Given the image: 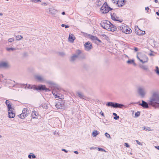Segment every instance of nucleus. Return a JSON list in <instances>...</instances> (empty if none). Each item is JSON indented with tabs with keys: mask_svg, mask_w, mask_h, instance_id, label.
<instances>
[{
	"mask_svg": "<svg viewBox=\"0 0 159 159\" xmlns=\"http://www.w3.org/2000/svg\"><path fill=\"white\" fill-rule=\"evenodd\" d=\"M106 105L108 107H111L115 108H122L123 107H125V105L123 104L112 102H108Z\"/></svg>",
	"mask_w": 159,
	"mask_h": 159,
	"instance_id": "obj_1",
	"label": "nucleus"
},
{
	"mask_svg": "<svg viewBox=\"0 0 159 159\" xmlns=\"http://www.w3.org/2000/svg\"><path fill=\"white\" fill-rule=\"evenodd\" d=\"M100 9L102 13L104 14L107 13L113 9L108 6L107 2L104 3Z\"/></svg>",
	"mask_w": 159,
	"mask_h": 159,
	"instance_id": "obj_2",
	"label": "nucleus"
},
{
	"mask_svg": "<svg viewBox=\"0 0 159 159\" xmlns=\"http://www.w3.org/2000/svg\"><path fill=\"white\" fill-rule=\"evenodd\" d=\"M111 23L108 20H104L101 21L100 25L103 28L109 30L110 27Z\"/></svg>",
	"mask_w": 159,
	"mask_h": 159,
	"instance_id": "obj_3",
	"label": "nucleus"
},
{
	"mask_svg": "<svg viewBox=\"0 0 159 159\" xmlns=\"http://www.w3.org/2000/svg\"><path fill=\"white\" fill-rule=\"evenodd\" d=\"M155 101L159 102V94L157 92H154L153 93L152 98L150 99V102L152 105Z\"/></svg>",
	"mask_w": 159,
	"mask_h": 159,
	"instance_id": "obj_4",
	"label": "nucleus"
},
{
	"mask_svg": "<svg viewBox=\"0 0 159 159\" xmlns=\"http://www.w3.org/2000/svg\"><path fill=\"white\" fill-rule=\"evenodd\" d=\"M65 102L64 100H60L55 105L56 107L59 109H63L64 108Z\"/></svg>",
	"mask_w": 159,
	"mask_h": 159,
	"instance_id": "obj_5",
	"label": "nucleus"
},
{
	"mask_svg": "<svg viewBox=\"0 0 159 159\" xmlns=\"http://www.w3.org/2000/svg\"><path fill=\"white\" fill-rule=\"evenodd\" d=\"M36 90H39V91H44L45 92H49L50 91V90L46 88L45 85L42 84L39 85L38 86H37V88L35 89Z\"/></svg>",
	"mask_w": 159,
	"mask_h": 159,
	"instance_id": "obj_6",
	"label": "nucleus"
},
{
	"mask_svg": "<svg viewBox=\"0 0 159 159\" xmlns=\"http://www.w3.org/2000/svg\"><path fill=\"white\" fill-rule=\"evenodd\" d=\"M138 93L141 98H144L146 93L144 88L142 87L138 88Z\"/></svg>",
	"mask_w": 159,
	"mask_h": 159,
	"instance_id": "obj_7",
	"label": "nucleus"
},
{
	"mask_svg": "<svg viewBox=\"0 0 159 159\" xmlns=\"http://www.w3.org/2000/svg\"><path fill=\"white\" fill-rule=\"evenodd\" d=\"M142 103H140L139 102H136V103L134 102H131V104H138L140 106H142L143 108H148L149 107L148 105V103L144 101V100H142Z\"/></svg>",
	"mask_w": 159,
	"mask_h": 159,
	"instance_id": "obj_8",
	"label": "nucleus"
},
{
	"mask_svg": "<svg viewBox=\"0 0 159 159\" xmlns=\"http://www.w3.org/2000/svg\"><path fill=\"white\" fill-rule=\"evenodd\" d=\"M14 108H12L11 109L8 110V117L10 118H13L15 116V113L14 112Z\"/></svg>",
	"mask_w": 159,
	"mask_h": 159,
	"instance_id": "obj_9",
	"label": "nucleus"
},
{
	"mask_svg": "<svg viewBox=\"0 0 159 159\" xmlns=\"http://www.w3.org/2000/svg\"><path fill=\"white\" fill-rule=\"evenodd\" d=\"M84 46L85 50L87 51L90 50L93 48L92 44L89 41L85 43Z\"/></svg>",
	"mask_w": 159,
	"mask_h": 159,
	"instance_id": "obj_10",
	"label": "nucleus"
},
{
	"mask_svg": "<svg viewBox=\"0 0 159 159\" xmlns=\"http://www.w3.org/2000/svg\"><path fill=\"white\" fill-rule=\"evenodd\" d=\"M35 79L38 81L42 82L44 81L43 78L39 75H35L34 76Z\"/></svg>",
	"mask_w": 159,
	"mask_h": 159,
	"instance_id": "obj_11",
	"label": "nucleus"
},
{
	"mask_svg": "<svg viewBox=\"0 0 159 159\" xmlns=\"http://www.w3.org/2000/svg\"><path fill=\"white\" fill-rule=\"evenodd\" d=\"M8 63L6 62H2L0 63V68H6L8 67Z\"/></svg>",
	"mask_w": 159,
	"mask_h": 159,
	"instance_id": "obj_12",
	"label": "nucleus"
},
{
	"mask_svg": "<svg viewBox=\"0 0 159 159\" xmlns=\"http://www.w3.org/2000/svg\"><path fill=\"white\" fill-rule=\"evenodd\" d=\"M75 39V37L72 34H70L68 38V40L69 42L73 43Z\"/></svg>",
	"mask_w": 159,
	"mask_h": 159,
	"instance_id": "obj_13",
	"label": "nucleus"
},
{
	"mask_svg": "<svg viewBox=\"0 0 159 159\" xmlns=\"http://www.w3.org/2000/svg\"><path fill=\"white\" fill-rule=\"evenodd\" d=\"M5 103L7 107L8 110L11 109L13 107L11 106V104H10V101L8 100H6L5 102Z\"/></svg>",
	"mask_w": 159,
	"mask_h": 159,
	"instance_id": "obj_14",
	"label": "nucleus"
},
{
	"mask_svg": "<svg viewBox=\"0 0 159 159\" xmlns=\"http://www.w3.org/2000/svg\"><path fill=\"white\" fill-rule=\"evenodd\" d=\"M110 25V27L109 30V31H114L117 30V28L116 26L113 24L111 23Z\"/></svg>",
	"mask_w": 159,
	"mask_h": 159,
	"instance_id": "obj_15",
	"label": "nucleus"
},
{
	"mask_svg": "<svg viewBox=\"0 0 159 159\" xmlns=\"http://www.w3.org/2000/svg\"><path fill=\"white\" fill-rule=\"evenodd\" d=\"M138 31H139V33H138L137 31V29H135V33L138 35H143L145 34V31H143L141 30H140L139 29Z\"/></svg>",
	"mask_w": 159,
	"mask_h": 159,
	"instance_id": "obj_16",
	"label": "nucleus"
},
{
	"mask_svg": "<svg viewBox=\"0 0 159 159\" xmlns=\"http://www.w3.org/2000/svg\"><path fill=\"white\" fill-rule=\"evenodd\" d=\"M140 67L143 70L147 72H149V70L148 69V66L146 65H141L140 66Z\"/></svg>",
	"mask_w": 159,
	"mask_h": 159,
	"instance_id": "obj_17",
	"label": "nucleus"
},
{
	"mask_svg": "<svg viewBox=\"0 0 159 159\" xmlns=\"http://www.w3.org/2000/svg\"><path fill=\"white\" fill-rule=\"evenodd\" d=\"M127 63L129 64H133L134 66L136 65V64L134 62V59H129L127 61Z\"/></svg>",
	"mask_w": 159,
	"mask_h": 159,
	"instance_id": "obj_18",
	"label": "nucleus"
},
{
	"mask_svg": "<svg viewBox=\"0 0 159 159\" xmlns=\"http://www.w3.org/2000/svg\"><path fill=\"white\" fill-rule=\"evenodd\" d=\"M20 86L22 87H24L25 89H26V87L28 89H30V88L31 87V85L30 84H29L28 86H27V84H20Z\"/></svg>",
	"mask_w": 159,
	"mask_h": 159,
	"instance_id": "obj_19",
	"label": "nucleus"
},
{
	"mask_svg": "<svg viewBox=\"0 0 159 159\" xmlns=\"http://www.w3.org/2000/svg\"><path fill=\"white\" fill-rule=\"evenodd\" d=\"M88 35L89 36V38L90 39L93 41H96L97 37L96 36H94L91 34H88Z\"/></svg>",
	"mask_w": 159,
	"mask_h": 159,
	"instance_id": "obj_20",
	"label": "nucleus"
},
{
	"mask_svg": "<svg viewBox=\"0 0 159 159\" xmlns=\"http://www.w3.org/2000/svg\"><path fill=\"white\" fill-rule=\"evenodd\" d=\"M130 30L131 29H125V28H124V30H123L122 32L127 34H129L131 32V31H130Z\"/></svg>",
	"mask_w": 159,
	"mask_h": 159,
	"instance_id": "obj_21",
	"label": "nucleus"
},
{
	"mask_svg": "<svg viewBox=\"0 0 159 159\" xmlns=\"http://www.w3.org/2000/svg\"><path fill=\"white\" fill-rule=\"evenodd\" d=\"M27 114H24V113H21L20 115H19L18 116L21 119H24L25 117L27 116Z\"/></svg>",
	"mask_w": 159,
	"mask_h": 159,
	"instance_id": "obj_22",
	"label": "nucleus"
},
{
	"mask_svg": "<svg viewBox=\"0 0 159 159\" xmlns=\"http://www.w3.org/2000/svg\"><path fill=\"white\" fill-rule=\"evenodd\" d=\"M115 16H113L112 15H111V19L114 21H118L120 22H121L122 21V20H120L116 19L115 17Z\"/></svg>",
	"mask_w": 159,
	"mask_h": 159,
	"instance_id": "obj_23",
	"label": "nucleus"
},
{
	"mask_svg": "<svg viewBox=\"0 0 159 159\" xmlns=\"http://www.w3.org/2000/svg\"><path fill=\"white\" fill-rule=\"evenodd\" d=\"M124 28H125V26L124 25H122L120 26H119L117 27V30H120L122 32L123 30H124Z\"/></svg>",
	"mask_w": 159,
	"mask_h": 159,
	"instance_id": "obj_24",
	"label": "nucleus"
},
{
	"mask_svg": "<svg viewBox=\"0 0 159 159\" xmlns=\"http://www.w3.org/2000/svg\"><path fill=\"white\" fill-rule=\"evenodd\" d=\"M77 58H78L77 57V56L75 55L74 54L73 56L71 57L70 61H74Z\"/></svg>",
	"mask_w": 159,
	"mask_h": 159,
	"instance_id": "obj_25",
	"label": "nucleus"
},
{
	"mask_svg": "<svg viewBox=\"0 0 159 159\" xmlns=\"http://www.w3.org/2000/svg\"><path fill=\"white\" fill-rule=\"evenodd\" d=\"M77 96L80 97V98L84 99V98L85 97L84 96L83 94L80 92H78L77 93Z\"/></svg>",
	"mask_w": 159,
	"mask_h": 159,
	"instance_id": "obj_26",
	"label": "nucleus"
},
{
	"mask_svg": "<svg viewBox=\"0 0 159 159\" xmlns=\"http://www.w3.org/2000/svg\"><path fill=\"white\" fill-rule=\"evenodd\" d=\"M38 114V113H37L36 111H34V112L33 111L32 114H31L32 116L33 119L35 118L36 116H37Z\"/></svg>",
	"mask_w": 159,
	"mask_h": 159,
	"instance_id": "obj_27",
	"label": "nucleus"
},
{
	"mask_svg": "<svg viewBox=\"0 0 159 159\" xmlns=\"http://www.w3.org/2000/svg\"><path fill=\"white\" fill-rule=\"evenodd\" d=\"M28 157L30 159H31V158L33 159H34L36 158V156L33 153H30L28 155Z\"/></svg>",
	"mask_w": 159,
	"mask_h": 159,
	"instance_id": "obj_28",
	"label": "nucleus"
},
{
	"mask_svg": "<svg viewBox=\"0 0 159 159\" xmlns=\"http://www.w3.org/2000/svg\"><path fill=\"white\" fill-rule=\"evenodd\" d=\"M98 132L97 130H94L93 132L92 135L93 137H96L98 134Z\"/></svg>",
	"mask_w": 159,
	"mask_h": 159,
	"instance_id": "obj_29",
	"label": "nucleus"
},
{
	"mask_svg": "<svg viewBox=\"0 0 159 159\" xmlns=\"http://www.w3.org/2000/svg\"><path fill=\"white\" fill-rule=\"evenodd\" d=\"M43 108L45 109H47L48 108V106L47 103H42L41 106Z\"/></svg>",
	"mask_w": 159,
	"mask_h": 159,
	"instance_id": "obj_30",
	"label": "nucleus"
},
{
	"mask_svg": "<svg viewBox=\"0 0 159 159\" xmlns=\"http://www.w3.org/2000/svg\"><path fill=\"white\" fill-rule=\"evenodd\" d=\"M53 94L54 95V97L55 98H58L60 99V100H62V99H64V97L63 96H61V97L57 95V94H54L52 92Z\"/></svg>",
	"mask_w": 159,
	"mask_h": 159,
	"instance_id": "obj_31",
	"label": "nucleus"
},
{
	"mask_svg": "<svg viewBox=\"0 0 159 159\" xmlns=\"http://www.w3.org/2000/svg\"><path fill=\"white\" fill-rule=\"evenodd\" d=\"M81 53V51L80 50L78 49L76 51V54H74L75 55H77V57L78 58L79 55Z\"/></svg>",
	"mask_w": 159,
	"mask_h": 159,
	"instance_id": "obj_32",
	"label": "nucleus"
},
{
	"mask_svg": "<svg viewBox=\"0 0 159 159\" xmlns=\"http://www.w3.org/2000/svg\"><path fill=\"white\" fill-rule=\"evenodd\" d=\"M113 115L114 116V119L116 120H117L119 118V116H117V114L115 113H113Z\"/></svg>",
	"mask_w": 159,
	"mask_h": 159,
	"instance_id": "obj_33",
	"label": "nucleus"
},
{
	"mask_svg": "<svg viewBox=\"0 0 159 159\" xmlns=\"http://www.w3.org/2000/svg\"><path fill=\"white\" fill-rule=\"evenodd\" d=\"M155 71L157 74L159 75V68L158 66H157L156 67Z\"/></svg>",
	"mask_w": 159,
	"mask_h": 159,
	"instance_id": "obj_34",
	"label": "nucleus"
},
{
	"mask_svg": "<svg viewBox=\"0 0 159 159\" xmlns=\"http://www.w3.org/2000/svg\"><path fill=\"white\" fill-rule=\"evenodd\" d=\"M17 40H19L23 38V37L21 35H18L16 37Z\"/></svg>",
	"mask_w": 159,
	"mask_h": 159,
	"instance_id": "obj_35",
	"label": "nucleus"
},
{
	"mask_svg": "<svg viewBox=\"0 0 159 159\" xmlns=\"http://www.w3.org/2000/svg\"><path fill=\"white\" fill-rule=\"evenodd\" d=\"M116 4H118V6L119 7H122L125 4V3H121L120 2H118V3H116Z\"/></svg>",
	"mask_w": 159,
	"mask_h": 159,
	"instance_id": "obj_36",
	"label": "nucleus"
},
{
	"mask_svg": "<svg viewBox=\"0 0 159 159\" xmlns=\"http://www.w3.org/2000/svg\"><path fill=\"white\" fill-rule=\"evenodd\" d=\"M140 114V112L138 111L137 112H136L135 114V117H137L139 116Z\"/></svg>",
	"mask_w": 159,
	"mask_h": 159,
	"instance_id": "obj_37",
	"label": "nucleus"
},
{
	"mask_svg": "<svg viewBox=\"0 0 159 159\" xmlns=\"http://www.w3.org/2000/svg\"><path fill=\"white\" fill-rule=\"evenodd\" d=\"M7 51H10L11 50L13 51L14 50H16V48H6Z\"/></svg>",
	"mask_w": 159,
	"mask_h": 159,
	"instance_id": "obj_38",
	"label": "nucleus"
},
{
	"mask_svg": "<svg viewBox=\"0 0 159 159\" xmlns=\"http://www.w3.org/2000/svg\"><path fill=\"white\" fill-rule=\"evenodd\" d=\"M61 26L62 27H65V28L66 29L68 28L69 27V26L68 25H66L64 24H62L61 25Z\"/></svg>",
	"mask_w": 159,
	"mask_h": 159,
	"instance_id": "obj_39",
	"label": "nucleus"
},
{
	"mask_svg": "<svg viewBox=\"0 0 159 159\" xmlns=\"http://www.w3.org/2000/svg\"><path fill=\"white\" fill-rule=\"evenodd\" d=\"M37 88V86L34 85L32 86H31V87L30 88V89H33L34 90H36V89H35Z\"/></svg>",
	"mask_w": 159,
	"mask_h": 159,
	"instance_id": "obj_40",
	"label": "nucleus"
},
{
	"mask_svg": "<svg viewBox=\"0 0 159 159\" xmlns=\"http://www.w3.org/2000/svg\"><path fill=\"white\" fill-rule=\"evenodd\" d=\"M105 136L107 138H111V137H110V134H108L107 133V132H106L105 134Z\"/></svg>",
	"mask_w": 159,
	"mask_h": 159,
	"instance_id": "obj_41",
	"label": "nucleus"
},
{
	"mask_svg": "<svg viewBox=\"0 0 159 159\" xmlns=\"http://www.w3.org/2000/svg\"><path fill=\"white\" fill-rule=\"evenodd\" d=\"M27 111L26 109L25 108L23 109L22 113H24V114H27Z\"/></svg>",
	"mask_w": 159,
	"mask_h": 159,
	"instance_id": "obj_42",
	"label": "nucleus"
},
{
	"mask_svg": "<svg viewBox=\"0 0 159 159\" xmlns=\"http://www.w3.org/2000/svg\"><path fill=\"white\" fill-rule=\"evenodd\" d=\"M34 2L35 3H39L41 2L40 0H33L32 1V2Z\"/></svg>",
	"mask_w": 159,
	"mask_h": 159,
	"instance_id": "obj_43",
	"label": "nucleus"
},
{
	"mask_svg": "<svg viewBox=\"0 0 159 159\" xmlns=\"http://www.w3.org/2000/svg\"><path fill=\"white\" fill-rule=\"evenodd\" d=\"M144 129L145 130H150V128L149 127H144Z\"/></svg>",
	"mask_w": 159,
	"mask_h": 159,
	"instance_id": "obj_44",
	"label": "nucleus"
},
{
	"mask_svg": "<svg viewBox=\"0 0 159 159\" xmlns=\"http://www.w3.org/2000/svg\"><path fill=\"white\" fill-rule=\"evenodd\" d=\"M98 150L99 151H105V150L101 148H98Z\"/></svg>",
	"mask_w": 159,
	"mask_h": 159,
	"instance_id": "obj_45",
	"label": "nucleus"
},
{
	"mask_svg": "<svg viewBox=\"0 0 159 159\" xmlns=\"http://www.w3.org/2000/svg\"><path fill=\"white\" fill-rule=\"evenodd\" d=\"M111 1L113 3H116V4L118 3V2H119L118 0H111Z\"/></svg>",
	"mask_w": 159,
	"mask_h": 159,
	"instance_id": "obj_46",
	"label": "nucleus"
},
{
	"mask_svg": "<svg viewBox=\"0 0 159 159\" xmlns=\"http://www.w3.org/2000/svg\"><path fill=\"white\" fill-rule=\"evenodd\" d=\"M124 146L127 148H129V145L127 143H124Z\"/></svg>",
	"mask_w": 159,
	"mask_h": 159,
	"instance_id": "obj_47",
	"label": "nucleus"
},
{
	"mask_svg": "<svg viewBox=\"0 0 159 159\" xmlns=\"http://www.w3.org/2000/svg\"><path fill=\"white\" fill-rule=\"evenodd\" d=\"M14 39L13 38H10L8 39V41L10 43H11L13 41Z\"/></svg>",
	"mask_w": 159,
	"mask_h": 159,
	"instance_id": "obj_48",
	"label": "nucleus"
},
{
	"mask_svg": "<svg viewBox=\"0 0 159 159\" xmlns=\"http://www.w3.org/2000/svg\"><path fill=\"white\" fill-rule=\"evenodd\" d=\"M134 50L135 52H136L138 51V48L136 47H134Z\"/></svg>",
	"mask_w": 159,
	"mask_h": 159,
	"instance_id": "obj_49",
	"label": "nucleus"
},
{
	"mask_svg": "<svg viewBox=\"0 0 159 159\" xmlns=\"http://www.w3.org/2000/svg\"><path fill=\"white\" fill-rule=\"evenodd\" d=\"M145 9L147 11V12H148V11L150 9L148 7H145Z\"/></svg>",
	"mask_w": 159,
	"mask_h": 159,
	"instance_id": "obj_50",
	"label": "nucleus"
},
{
	"mask_svg": "<svg viewBox=\"0 0 159 159\" xmlns=\"http://www.w3.org/2000/svg\"><path fill=\"white\" fill-rule=\"evenodd\" d=\"M61 150H62V151H64V152H65L66 153L68 152L67 150H66V149H62Z\"/></svg>",
	"mask_w": 159,
	"mask_h": 159,
	"instance_id": "obj_51",
	"label": "nucleus"
},
{
	"mask_svg": "<svg viewBox=\"0 0 159 159\" xmlns=\"http://www.w3.org/2000/svg\"><path fill=\"white\" fill-rule=\"evenodd\" d=\"M100 115H101L102 116H104V113L102 111H101L100 112Z\"/></svg>",
	"mask_w": 159,
	"mask_h": 159,
	"instance_id": "obj_52",
	"label": "nucleus"
},
{
	"mask_svg": "<svg viewBox=\"0 0 159 159\" xmlns=\"http://www.w3.org/2000/svg\"><path fill=\"white\" fill-rule=\"evenodd\" d=\"M140 61L142 62L143 63H145L147 62V61H143L142 60V59H140Z\"/></svg>",
	"mask_w": 159,
	"mask_h": 159,
	"instance_id": "obj_53",
	"label": "nucleus"
},
{
	"mask_svg": "<svg viewBox=\"0 0 159 159\" xmlns=\"http://www.w3.org/2000/svg\"><path fill=\"white\" fill-rule=\"evenodd\" d=\"M89 148L91 150L95 149H96V148L95 147H90Z\"/></svg>",
	"mask_w": 159,
	"mask_h": 159,
	"instance_id": "obj_54",
	"label": "nucleus"
},
{
	"mask_svg": "<svg viewBox=\"0 0 159 159\" xmlns=\"http://www.w3.org/2000/svg\"><path fill=\"white\" fill-rule=\"evenodd\" d=\"M96 41H97L99 43H102V41L101 40H100L98 38L96 40Z\"/></svg>",
	"mask_w": 159,
	"mask_h": 159,
	"instance_id": "obj_55",
	"label": "nucleus"
},
{
	"mask_svg": "<svg viewBox=\"0 0 159 159\" xmlns=\"http://www.w3.org/2000/svg\"><path fill=\"white\" fill-rule=\"evenodd\" d=\"M136 142L137 143V144H138L139 145H141V143L140 142H139V141L138 140H136Z\"/></svg>",
	"mask_w": 159,
	"mask_h": 159,
	"instance_id": "obj_56",
	"label": "nucleus"
},
{
	"mask_svg": "<svg viewBox=\"0 0 159 159\" xmlns=\"http://www.w3.org/2000/svg\"><path fill=\"white\" fill-rule=\"evenodd\" d=\"M121 3H125V0H121Z\"/></svg>",
	"mask_w": 159,
	"mask_h": 159,
	"instance_id": "obj_57",
	"label": "nucleus"
},
{
	"mask_svg": "<svg viewBox=\"0 0 159 159\" xmlns=\"http://www.w3.org/2000/svg\"><path fill=\"white\" fill-rule=\"evenodd\" d=\"M59 54L60 55H61V56H63L64 54L63 52H60L59 53Z\"/></svg>",
	"mask_w": 159,
	"mask_h": 159,
	"instance_id": "obj_58",
	"label": "nucleus"
},
{
	"mask_svg": "<svg viewBox=\"0 0 159 159\" xmlns=\"http://www.w3.org/2000/svg\"><path fill=\"white\" fill-rule=\"evenodd\" d=\"M156 14L157 16H159V10H158V11L156 12Z\"/></svg>",
	"mask_w": 159,
	"mask_h": 159,
	"instance_id": "obj_59",
	"label": "nucleus"
},
{
	"mask_svg": "<svg viewBox=\"0 0 159 159\" xmlns=\"http://www.w3.org/2000/svg\"><path fill=\"white\" fill-rule=\"evenodd\" d=\"M111 15H113V16H116V14H115V13H111Z\"/></svg>",
	"mask_w": 159,
	"mask_h": 159,
	"instance_id": "obj_60",
	"label": "nucleus"
},
{
	"mask_svg": "<svg viewBox=\"0 0 159 159\" xmlns=\"http://www.w3.org/2000/svg\"><path fill=\"white\" fill-rule=\"evenodd\" d=\"M74 152L76 154H78V152L77 151H74Z\"/></svg>",
	"mask_w": 159,
	"mask_h": 159,
	"instance_id": "obj_61",
	"label": "nucleus"
},
{
	"mask_svg": "<svg viewBox=\"0 0 159 159\" xmlns=\"http://www.w3.org/2000/svg\"><path fill=\"white\" fill-rule=\"evenodd\" d=\"M155 148L158 150H159V146H156Z\"/></svg>",
	"mask_w": 159,
	"mask_h": 159,
	"instance_id": "obj_62",
	"label": "nucleus"
},
{
	"mask_svg": "<svg viewBox=\"0 0 159 159\" xmlns=\"http://www.w3.org/2000/svg\"><path fill=\"white\" fill-rule=\"evenodd\" d=\"M61 14L62 15H65V13L64 11H63L62 12Z\"/></svg>",
	"mask_w": 159,
	"mask_h": 159,
	"instance_id": "obj_63",
	"label": "nucleus"
},
{
	"mask_svg": "<svg viewBox=\"0 0 159 159\" xmlns=\"http://www.w3.org/2000/svg\"><path fill=\"white\" fill-rule=\"evenodd\" d=\"M0 77H3V75L2 74H0Z\"/></svg>",
	"mask_w": 159,
	"mask_h": 159,
	"instance_id": "obj_64",
	"label": "nucleus"
}]
</instances>
